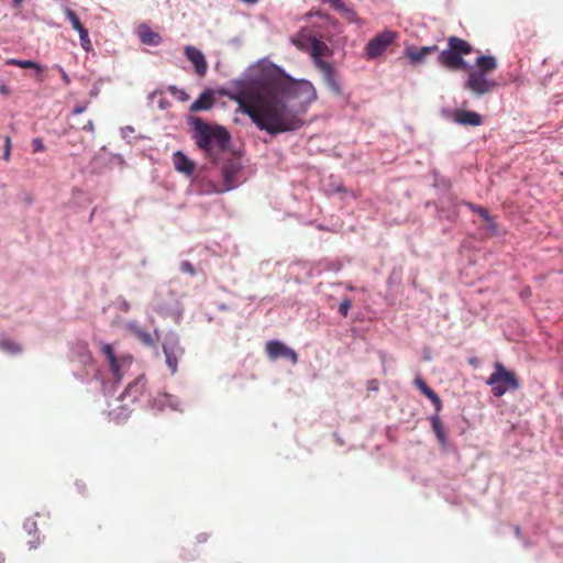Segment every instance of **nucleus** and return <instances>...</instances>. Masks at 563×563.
I'll return each mask as SVG.
<instances>
[{"label":"nucleus","instance_id":"obj_1","mask_svg":"<svg viewBox=\"0 0 563 563\" xmlns=\"http://www.w3.org/2000/svg\"><path fill=\"white\" fill-rule=\"evenodd\" d=\"M221 93L239 106L261 131L271 135L294 132L305 121L301 114L317 100L308 80L296 81L276 65L264 66L254 77L234 80Z\"/></svg>","mask_w":563,"mask_h":563},{"label":"nucleus","instance_id":"obj_2","mask_svg":"<svg viewBox=\"0 0 563 563\" xmlns=\"http://www.w3.org/2000/svg\"><path fill=\"white\" fill-rule=\"evenodd\" d=\"M473 51V46L467 41L457 36H450L448 47L438 55V63L449 70L467 71L464 88L476 96H484L497 87V82L489 79L488 75L497 69L498 63L493 55H479L475 60L477 69H472L463 57L470 55Z\"/></svg>","mask_w":563,"mask_h":563},{"label":"nucleus","instance_id":"obj_3","mask_svg":"<svg viewBox=\"0 0 563 563\" xmlns=\"http://www.w3.org/2000/svg\"><path fill=\"white\" fill-rule=\"evenodd\" d=\"M192 140L207 157L217 159L230 146L231 135L218 124H210L200 118L192 119Z\"/></svg>","mask_w":563,"mask_h":563},{"label":"nucleus","instance_id":"obj_4","mask_svg":"<svg viewBox=\"0 0 563 563\" xmlns=\"http://www.w3.org/2000/svg\"><path fill=\"white\" fill-rule=\"evenodd\" d=\"M333 51L321 40L316 38L309 52L313 65L322 74L325 85L336 95L341 93V86L335 78V70L331 63L323 57H331Z\"/></svg>","mask_w":563,"mask_h":563},{"label":"nucleus","instance_id":"obj_5","mask_svg":"<svg viewBox=\"0 0 563 563\" xmlns=\"http://www.w3.org/2000/svg\"><path fill=\"white\" fill-rule=\"evenodd\" d=\"M494 368L495 371L489 375L486 384L492 387V393L495 397L504 396L509 389H519V379L512 372L508 371L499 362L494 364Z\"/></svg>","mask_w":563,"mask_h":563},{"label":"nucleus","instance_id":"obj_6","mask_svg":"<svg viewBox=\"0 0 563 563\" xmlns=\"http://www.w3.org/2000/svg\"><path fill=\"white\" fill-rule=\"evenodd\" d=\"M396 36V32L386 30L371 38L365 46V57L367 59H375L380 56L395 41Z\"/></svg>","mask_w":563,"mask_h":563},{"label":"nucleus","instance_id":"obj_7","mask_svg":"<svg viewBox=\"0 0 563 563\" xmlns=\"http://www.w3.org/2000/svg\"><path fill=\"white\" fill-rule=\"evenodd\" d=\"M240 169L241 165L239 162L230 161L225 163L221 168L223 181L220 186L212 185V191L216 194H222L235 188L238 185V175Z\"/></svg>","mask_w":563,"mask_h":563},{"label":"nucleus","instance_id":"obj_8","mask_svg":"<svg viewBox=\"0 0 563 563\" xmlns=\"http://www.w3.org/2000/svg\"><path fill=\"white\" fill-rule=\"evenodd\" d=\"M101 352L107 357L110 369L115 380H121L123 377V369L131 364L130 357H118L114 354L113 347L109 343L101 345Z\"/></svg>","mask_w":563,"mask_h":563},{"label":"nucleus","instance_id":"obj_9","mask_svg":"<svg viewBox=\"0 0 563 563\" xmlns=\"http://www.w3.org/2000/svg\"><path fill=\"white\" fill-rule=\"evenodd\" d=\"M163 350L166 358V364L170 369L172 374L177 372L178 360L184 354V349L179 345L176 338H166L163 343Z\"/></svg>","mask_w":563,"mask_h":563},{"label":"nucleus","instance_id":"obj_10","mask_svg":"<svg viewBox=\"0 0 563 563\" xmlns=\"http://www.w3.org/2000/svg\"><path fill=\"white\" fill-rule=\"evenodd\" d=\"M265 350L271 360L284 357L290 360L292 365H296L298 362L297 353L280 341H268L265 345Z\"/></svg>","mask_w":563,"mask_h":563},{"label":"nucleus","instance_id":"obj_11","mask_svg":"<svg viewBox=\"0 0 563 563\" xmlns=\"http://www.w3.org/2000/svg\"><path fill=\"white\" fill-rule=\"evenodd\" d=\"M452 120L461 125L478 126L483 124L482 115L470 110H455L452 113Z\"/></svg>","mask_w":563,"mask_h":563},{"label":"nucleus","instance_id":"obj_12","mask_svg":"<svg viewBox=\"0 0 563 563\" xmlns=\"http://www.w3.org/2000/svg\"><path fill=\"white\" fill-rule=\"evenodd\" d=\"M185 55L192 63L197 75L205 76L208 65L202 52L194 46H186Z\"/></svg>","mask_w":563,"mask_h":563},{"label":"nucleus","instance_id":"obj_13","mask_svg":"<svg viewBox=\"0 0 563 563\" xmlns=\"http://www.w3.org/2000/svg\"><path fill=\"white\" fill-rule=\"evenodd\" d=\"M316 38L317 37L311 35L307 29L302 27L294 36L290 37V42L299 51L309 54Z\"/></svg>","mask_w":563,"mask_h":563},{"label":"nucleus","instance_id":"obj_14","mask_svg":"<svg viewBox=\"0 0 563 563\" xmlns=\"http://www.w3.org/2000/svg\"><path fill=\"white\" fill-rule=\"evenodd\" d=\"M438 52L437 45L415 47L408 46L405 49V55L409 58L411 64L417 65L424 60V58L433 53Z\"/></svg>","mask_w":563,"mask_h":563},{"label":"nucleus","instance_id":"obj_15","mask_svg":"<svg viewBox=\"0 0 563 563\" xmlns=\"http://www.w3.org/2000/svg\"><path fill=\"white\" fill-rule=\"evenodd\" d=\"M145 380L143 377L136 378L133 383L129 384L123 394L122 399L130 398L132 402H135L145 393Z\"/></svg>","mask_w":563,"mask_h":563},{"label":"nucleus","instance_id":"obj_16","mask_svg":"<svg viewBox=\"0 0 563 563\" xmlns=\"http://www.w3.org/2000/svg\"><path fill=\"white\" fill-rule=\"evenodd\" d=\"M413 384L433 404L438 415L442 409V400L440 397L426 384V382L420 376L415 378Z\"/></svg>","mask_w":563,"mask_h":563},{"label":"nucleus","instance_id":"obj_17","mask_svg":"<svg viewBox=\"0 0 563 563\" xmlns=\"http://www.w3.org/2000/svg\"><path fill=\"white\" fill-rule=\"evenodd\" d=\"M173 163L177 172L191 175L195 170V164L183 152L177 151L173 156Z\"/></svg>","mask_w":563,"mask_h":563},{"label":"nucleus","instance_id":"obj_18","mask_svg":"<svg viewBox=\"0 0 563 563\" xmlns=\"http://www.w3.org/2000/svg\"><path fill=\"white\" fill-rule=\"evenodd\" d=\"M214 103V96L211 90H206L203 93L199 96L197 100H195L190 106L191 112H198L202 110H209L212 108Z\"/></svg>","mask_w":563,"mask_h":563},{"label":"nucleus","instance_id":"obj_19","mask_svg":"<svg viewBox=\"0 0 563 563\" xmlns=\"http://www.w3.org/2000/svg\"><path fill=\"white\" fill-rule=\"evenodd\" d=\"M139 37L143 44L156 46L161 43V36L153 32L148 26L141 25L137 31Z\"/></svg>","mask_w":563,"mask_h":563},{"label":"nucleus","instance_id":"obj_20","mask_svg":"<svg viewBox=\"0 0 563 563\" xmlns=\"http://www.w3.org/2000/svg\"><path fill=\"white\" fill-rule=\"evenodd\" d=\"M430 421L432 430L435 433L438 441L440 442L442 448L445 449L449 444V441L439 415L432 416Z\"/></svg>","mask_w":563,"mask_h":563},{"label":"nucleus","instance_id":"obj_21","mask_svg":"<svg viewBox=\"0 0 563 563\" xmlns=\"http://www.w3.org/2000/svg\"><path fill=\"white\" fill-rule=\"evenodd\" d=\"M131 409L128 407V405H122L118 407L117 409H113L109 412L110 420L114 421L115 423H122L130 417Z\"/></svg>","mask_w":563,"mask_h":563},{"label":"nucleus","instance_id":"obj_22","mask_svg":"<svg viewBox=\"0 0 563 563\" xmlns=\"http://www.w3.org/2000/svg\"><path fill=\"white\" fill-rule=\"evenodd\" d=\"M8 65L18 66L20 68H32L35 69L36 74H41L43 71V67L33 60H21L11 58L7 62Z\"/></svg>","mask_w":563,"mask_h":563},{"label":"nucleus","instance_id":"obj_23","mask_svg":"<svg viewBox=\"0 0 563 563\" xmlns=\"http://www.w3.org/2000/svg\"><path fill=\"white\" fill-rule=\"evenodd\" d=\"M133 333L143 344L147 346H154L156 343L152 334L142 329L133 328Z\"/></svg>","mask_w":563,"mask_h":563},{"label":"nucleus","instance_id":"obj_24","mask_svg":"<svg viewBox=\"0 0 563 563\" xmlns=\"http://www.w3.org/2000/svg\"><path fill=\"white\" fill-rule=\"evenodd\" d=\"M65 15L67 16V19L71 23L73 29L76 30L78 33L86 29L82 25V23L80 22V20L78 19L77 14L71 9L66 8L65 9Z\"/></svg>","mask_w":563,"mask_h":563},{"label":"nucleus","instance_id":"obj_25","mask_svg":"<svg viewBox=\"0 0 563 563\" xmlns=\"http://www.w3.org/2000/svg\"><path fill=\"white\" fill-rule=\"evenodd\" d=\"M0 349L11 354H18L21 352L19 344L9 339L0 340Z\"/></svg>","mask_w":563,"mask_h":563},{"label":"nucleus","instance_id":"obj_26","mask_svg":"<svg viewBox=\"0 0 563 563\" xmlns=\"http://www.w3.org/2000/svg\"><path fill=\"white\" fill-rule=\"evenodd\" d=\"M465 206L474 213H477L483 220H489V212L486 208L473 202H465Z\"/></svg>","mask_w":563,"mask_h":563},{"label":"nucleus","instance_id":"obj_27","mask_svg":"<svg viewBox=\"0 0 563 563\" xmlns=\"http://www.w3.org/2000/svg\"><path fill=\"white\" fill-rule=\"evenodd\" d=\"M352 306V301L349 298H344L340 303L338 311L341 316L346 317Z\"/></svg>","mask_w":563,"mask_h":563},{"label":"nucleus","instance_id":"obj_28","mask_svg":"<svg viewBox=\"0 0 563 563\" xmlns=\"http://www.w3.org/2000/svg\"><path fill=\"white\" fill-rule=\"evenodd\" d=\"M79 37H80V42H81V46L84 49L88 51L90 48V38H89V34H88V30L85 29L82 31L79 32Z\"/></svg>","mask_w":563,"mask_h":563},{"label":"nucleus","instance_id":"obj_29","mask_svg":"<svg viewBox=\"0 0 563 563\" xmlns=\"http://www.w3.org/2000/svg\"><path fill=\"white\" fill-rule=\"evenodd\" d=\"M11 156V139L10 136H4V146H3V159L5 162L10 161Z\"/></svg>","mask_w":563,"mask_h":563},{"label":"nucleus","instance_id":"obj_30","mask_svg":"<svg viewBox=\"0 0 563 563\" xmlns=\"http://www.w3.org/2000/svg\"><path fill=\"white\" fill-rule=\"evenodd\" d=\"M168 90L174 95L177 96L179 100L186 101L188 99V95L180 89H177L175 86H170Z\"/></svg>","mask_w":563,"mask_h":563},{"label":"nucleus","instance_id":"obj_31","mask_svg":"<svg viewBox=\"0 0 563 563\" xmlns=\"http://www.w3.org/2000/svg\"><path fill=\"white\" fill-rule=\"evenodd\" d=\"M32 146H33V152L34 153H37V152H43L45 146H44V143H43V140L40 139V137H35L33 139L32 141Z\"/></svg>","mask_w":563,"mask_h":563},{"label":"nucleus","instance_id":"obj_32","mask_svg":"<svg viewBox=\"0 0 563 563\" xmlns=\"http://www.w3.org/2000/svg\"><path fill=\"white\" fill-rule=\"evenodd\" d=\"M180 271L183 273H187V274H190V275L195 274V268L191 265V263H189L188 261H184V262L180 263Z\"/></svg>","mask_w":563,"mask_h":563},{"label":"nucleus","instance_id":"obj_33","mask_svg":"<svg viewBox=\"0 0 563 563\" xmlns=\"http://www.w3.org/2000/svg\"><path fill=\"white\" fill-rule=\"evenodd\" d=\"M487 223V229L492 234H496L498 231V227L494 219L489 216V220H484Z\"/></svg>","mask_w":563,"mask_h":563},{"label":"nucleus","instance_id":"obj_34","mask_svg":"<svg viewBox=\"0 0 563 563\" xmlns=\"http://www.w3.org/2000/svg\"><path fill=\"white\" fill-rule=\"evenodd\" d=\"M56 68L58 69V71H59V74H60V77H62V79H63L64 84H65L66 86H68V85L70 84V78H69V76L67 75V73L64 70V68H63L62 66H58V65H57V66H56Z\"/></svg>","mask_w":563,"mask_h":563},{"label":"nucleus","instance_id":"obj_35","mask_svg":"<svg viewBox=\"0 0 563 563\" xmlns=\"http://www.w3.org/2000/svg\"><path fill=\"white\" fill-rule=\"evenodd\" d=\"M210 536L207 532H200L195 537L197 543H206L209 540Z\"/></svg>","mask_w":563,"mask_h":563},{"label":"nucleus","instance_id":"obj_36","mask_svg":"<svg viewBox=\"0 0 563 563\" xmlns=\"http://www.w3.org/2000/svg\"><path fill=\"white\" fill-rule=\"evenodd\" d=\"M338 11L341 12L342 14H344L351 21L355 16V12L352 9L347 8L346 5H345V10H338Z\"/></svg>","mask_w":563,"mask_h":563},{"label":"nucleus","instance_id":"obj_37","mask_svg":"<svg viewBox=\"0 0 563 563\" xmlns=\"http://www.w3.org/2000/svg\"><path fill=\"white\" fill-rule=\"evenodd\" d=\"M10 92H11L10 88L7 85H4V84L0 85V95L7 97L10 95Z\"/></svg>","mask_w":563,"mask_h":563},{"label":"nucleus","instance_id":"obj_38","mask_svg":"<svg viewBox=\"0 0 563 563\" xmlns=\"http://www.w3.org/2000/svg\"><path fill=\"white\" fill-rule=\"evenodd\" d=\"M82 129H84V130H86V131H89V132H93L95 126H93L92 121H88V122H87V124H86V125H84V128H82Z\"/></svg>","mask_w":563,"mask_h":563},{"label":"nucleus","instance_id":"obj_39","mask_svg":"<svg viewBox=\"0 0 563 563\" xmlns=\"http://www.w3.org/2000/svg\"><path fill=\"white\" fill-rule=\"evenodd\" d=\"M84 111H85V108L81 106H77L74 109V113H76V114L82 113Z\"/></svg>","mask_w":563,"mask_h":563},{"label":"nucleus","instance_id":"obj_40","mask_svg":"<svg viewBox=\"0 0 563 563\" xmlns=\"http://www.w3.org/2000/svg\"><path fill=\"white\" fill-rule=\"evenodd\" d=\"M12 1H13L14 7H16V8H19L23 2V0H12Z\"/></svg>","mask_w":563,"mask_h":563},{"label":"nucleus","instance_id":"obj_41","mask_svg":"<svg viewBox=\"0 0 563 563\" xmlns=\"http://www.w3.org/2000/svg\"><path fill=\"white\" fill-rule=\"evenodd\" d=\"M313 14L321 15L319 12L313 13L312 11H309V12L307 13V16H308V18H310V16H312Z\"/></svg>","mask_w":563,"mask_h":563},{"label":"nucleus","instance_id":"obj_42","mask_svg":"<svg viewBox=\"0 0 563 563\" xmlns=\"http://www.w3.org/2000/svg\"><path fill=\"white\" fill-rule=\"evenodd\" d=\"M346 288H347L349 290H353V289H354V287H353L351 284L346 285Z\"/></svg>","mask_w":563,"mask_h":563}]
</instances>
